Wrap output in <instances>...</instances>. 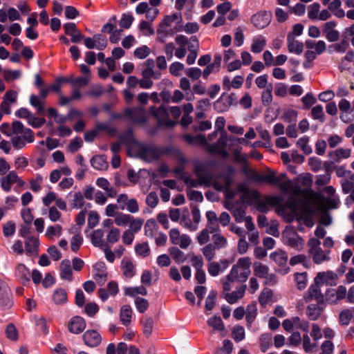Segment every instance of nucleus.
<instances>
[{
	"instance_id": "obj_1",
	"label": "nucleus",
	"mask_w": 354,
	"mask_h": 354,
	"mask_svg": "<svg viewBox=\"0 0 354 354\" xmlns=\"http://www.w3.org/2000/svg\"><path fill=\"white\" fill-rule=\"evenodd\" d=\"M259 180L274 185L279 187L281 192L284 194L291 193L294 196H300L304 194V190L299 186H295L291 180L288 179L285 173L277 174V172L272 170H268L267 172L261 174Z\"/></svg>"
},
{
	"instance_id": "obj_2",
	"label": "nucleus",
	"mask_w": 354,
	"mask_h": 354,
	"mask_svg": "<svg viewBox=\"0 0 354 354\" xmlns=\"http://www.w3.org/2000/svg\"><path fill=\"white\" fill-rule=\"evenodd\" d=\"M251 260L249 257H243L238 259L223 281V291H230L232 288L231 283L235 281L245 282L250 274Z\"/></svg>"
},
{
	"instance_id": "obj_3",
	"label": "nucleus",
	"mask_w": 354,
	"mask_h": 354,
	"mask_svg": "<svg viewBox=\"0 0 354 354\" xmlns=\"http://www.w3.org/2000/svg\"><path fill=\"white\" fill-rule=\"evenodd\" d=\"M308 254L312 257L314 263L319 265L325 261H330V250H322L320 247L321 241L315 238L308 241Z\"/></svg>"
},
{
	"instance_id": "obj_4",
	"label": "nucleus",
	"mask_w": 354,
	"mask_h": 354,
	"mask_svg": "<svg viewBox=\"0 0 354 354\" xmlns=\"http://www.w3.org/2000/svg\"><path fill=\"white\" fill-rule=\"evenodd\" d=\"M283 243L295 249L301 251L304 248V240L292 228L286 229L282 234Z\"/></svg>"
},
{
	"instance_id": "obj_5",
	"label": "nucleus",
	"mask_w": 354,
	"mask_h": 354,
	"mask_svg": "<svg viewBox=\"0 0 354 354\" xmlns=\"http://www.w3.org/2000/svg\"><path fill=\"white\" fill-rule=\"evenodd\" d=\"M162 154V150L153 145H142L138 150L139 157L149 162L158 160Z\"/></svg>"
},
{
	"instance_id": "obj_6",
	"label": "nucleus",
	"mask_w": 354,
	"mask_h": 354,
	"mask_svg": "<svg viewBox=\"0 0 354 354\" xmlns=\"http://www.w3.org/2000/svg\"><path fill=\"white\" fill-rule=\"evenodd\" d=\"M50 92L48 86L41 87L39 88V95L32 94L30 96V103L37 109L39 115H44L45 113V99Z\"/></svg>"
},
{
	"instance_id": "obj_7",
	"label": "nucleus",
	"mask_w": 354,
	"mask_h": 354,
	"mask_svg": "<svg viewBox=\"0 0 354 354\" xmlns=\"http://www.w3.org/2000/svg\"><path fill=\"white\" fill-rule=\"evenodd\" d=\"M169 236L171 243L179 245L182 249L187 248L192 243L190 237L185 234H181L177 228L170 230Z\"/></svg>"
},
{
	"instance_id": "obj_8",
	"label": "nucleus",
	"mask_w": 354,
	"mask_h": 354,
	"mask_svg": "<svg viewBox=\"0 0 354 354\" xmlns=\"http://www.w3.org/2000/svg\"><path fill=\"white\" fill-rule=\"evenodd\" d=\"M1 187L6 192H10L12 187V185L17 183L19 187H23L25 185V182L17 175L15 171H10L4 177L1 178Z\"/></svg>"
},
{
	"instance_id": "obj_9",
	"label": "nucleus",
	"mask_w": 354,
	"mask_h": 354,
	"mask_svg": "<svg viewBox=\"0 0 354 354\" xmlns=\"http://www.w3.org/2000/svg\"><path fill=\"white\" fill-rule=\"evenodd\" d=\"M227 140H229V138H227L226 133L223 132L217 142L214 145L209 146V151L212 153L218 154L223 158H227L228 156V152L226 150Z\"/></svg>"
},
{
	"instance_id": "obj_10",
	"label": "nucleus",
	"mask_w": 354,
	"mask_h": 354,
	"mask_svg": "<svg viewBox=\"0 0 354 354\" xmlns=\"http://www.w3.org/2000/svg\"><path fill=\"white\" fill-rule=\"evenodd\" d=\"M337 22L329 21L322 25V32L326 40L329 42H335L340 37L339 32L336 29Z\"/></svg>"
},
{
	"instance_id": "obj_11",
	"label": "nucleus",
	"mask_w": 354,
	"mask_h": 354,
	"mask_svg": "<svg viewBox=\"0 0 354 354\" xmlns=\"http://www.w3.org/2000/svg\"><path fill=\"white\" fill-rule=\"evenodd\" d=\"M151 113L157 118L160 125L172 127L176 124V122L169 119V113L163 106L159 108L152 107Z\"/></svg>"
},
{
	"instance_id": "obj_12",
	"label": "nucleus",
	"mask_w": 354,
	"mask_h": 354,
	"mask_svg": "<svg viewBox=\"0 0 354 354\" xmlns=\"http://www.w3.org/2000/svg\"><path fill=\"white\" fill-rule=\"evenodd\" d=\"M346 288L344 286H339L336 289H330L326 292V300L330 304H337L346 296Z\"/></svg>"
},
{
	"instance_id": "obj_13",
	"label": "nucleus",
	"mask_w": 354,
	"mask_h": 354,
	"mask_svg": "<svg viewBox=\"0 0 354 354\" xmlns=\"http://www.w3.org/2000/svg\"><path fill=\"white\" fill-rule=\"evenodd\" d=\"M12 306V292L6 282L0 279V306L10 308Z\"/></svg>"
},
{
	"instance_id": "obj_14",
	"label": "nucleus",
	"mask_w": 354,
	"mask_h": 354,
	"mask_svg": "<svg viewBox=\"0 0 354 354\" xmlns=\"http://www.w3.org/2000/svg\"><path fill=\"white\" fill-rule=\"evenodd\" d=\"M12 132L15 135H21L20 136L28 143L34 142V133L30 129L25 128L23 124L19 121L12 122Z\"/></svg>"
},
{
	"instance_id": "obj_15",
	"label": "nucleus",
	"mask_w": 354,
	"mask_h": 354,
	"mask_svg": "<svg viewBox=\"0 0 354 354\" xmlns=\"http://www.w3.org/2000/svg\"><path fill=\"white\" fill-rule=\"evenodd\" d=\"M338 276L336 273L331 270L326 272H319L314 279V282L316 283H320L321 285L326 284L328 286H335Z\"/></svg>"
},
{
	"instance_id": "obj_16",
	"label": "nucleus",
	"mask_w": 354,
	"mask_h": 354,
	"mask_svg": "<svg viewBox=\"0 0 354 354\" xmlns=\"http://www.w3.org/2000/svg\"><path fill=\"white\" fill-rule=\"evenodd\" d=\"M271 21V14L266 11H260L251 17V22L258 29L267 27Z\"/></svg>"
},
{
	"instance_id": "obj_17",
	"label": "nucleus",
	"mask_w": 354,
	"mask_h": 354,
	"mask_svg": "<svg viewBox=\"0 0 354 354\" xmlns=\"http://www.w3.org/2000/svg\"><path fill=\"white\" fill-rule=\"evenodd\" d=\"M232 183V178L225 174H220L215 178H212L211 185L219 192L227 191Z\"/></svg>"
},
{
	"instance_id": "obj_18",
	"label": "nucleus",
	"mask_w": 354,
	"mask_h": 354,
	"mask_svg": "<svg viewBox=\"0 0 354 354\" xmlns=\"http://www.w3.org/2000/svg\"><path fill=\"white\" fill-rule=\"evenodd\" d=\"M82 337L84 344L88 347H96L102 342V336L95 330H87Z\"/></svg>"
},
{
	"instance_id": "obj_19",
	"label": "nucleus",
	"mask_w": 354,
	"mask_h": 354,
	"mask_svg": "<svg viewBox=\"0 0 354 354\" xmlns=\"http://www.w3.org/2000/svg\"><path fill=\"white\" fill-rule=\"evenodd\" d=\"M65 34L71 37L73 43H80L84 39V35L74 23H66L63 26Z\"/></svg>"
},
{
	"instance_id": "obj_20",
	"label": "nucleus",
	"mask_w": 354,
	"mask_h": 354,
	"mask_svg": "<svg viewBox=\"0 0 354 354\" xmlns=\"http://www.w3.org/2000/svg\"><path fill=\"white\" fill-rule=\"evenodd\" d=\"M321 286L322 285L320 283H316L314 282V283L309 287L308 292L304 297L306 302H309L311 300L315 299L318 303H323L324 297L320 290Z\"/></svg>"
},
{
	"instance_id": "obj_21",
	"label": "nucleus",
	"mask_w": 354,
	"mask_h": 354,
	"mask_svg": "<svg viewBox=\"0 0 354 354\" xmlns=\"http://www.w3.org/2000/svg\"><path fill=\"white\" fill-rule=\"evenodd\" d=\"M207 271L212 276H218L221 272L224 271L229 266V261L227 259H222L220 261H208Z\"/></svg>"
},
{
	"instance_id": "obj_22",
	"label": "nucleus",
	"mask_w": 354,
	"mask_h": 354,
	"mask_svg": "<svg viewBox=\"0 0 354 354\" xmlns=\"http://www.w3.org/2000/svg\"><path fill=\"white\" fill-rule=\"evenodd\" d=\"M205 164H198L195 166L194 172L199 180L202 183H205V186H210L212 183V176L208 173Z\"/></svg>"
},
{
	"instance_id": "obj_23",
	"label": "nucleus",
	"mask_w": 354,
	"mask_h": 354,
	"mask_svg": "<svg viewBox=\"0 0 354 354\" xmlns=\"http://www.w3.org/2000/svg\"><path fill=\"white\" fill-rule=\"evenodd\" d=\"M120 268L122 272V274L125 278L131 279L136 273V265L128 257L123 258L121 261Z\"/></svg>"
},
{
	"instance_id": "obj_24",
	"label": "nucleus",
	"mask_w": 354,
	"mask_h": 354,
	"mask_svg": "<svg viewBox=\"0 0 354 354\" xmlns=\"http://www.w3.org/2000/svg\"><path fill=\"white\" fill-rule=\"evenodd\" d=\"M68 328L71 333L79 334L82 333L86 328L85 320L79 316L71 318L68 324Z\"/></svg>"
},
{
	"instance_id": "obj_25",
	"label": "nucleus",
	"mask_w": 354,
	"mask_h": 354,
	"mask_svg": "<svg viewBox=\"0 0 354 354\" xmlns=\"http://www.w3.org/2000/svg\"><path fill=\"white\" fill-rule=\"evenodd\" d=\"M176 44L178 46L175 50V55L178 59L183 58L187 53V45L188 44V38L183 35H178L175 38Z\"/></svg>"
},
{
	"instance_id": "obj_26",
	"label": "nucleus",
	"mask_w": 354,
	"mask_h": 354,
	"mask_svg": "<svg viewBox=\"0 0 354 354\" xmlns=\"http://www.w3.org/2000/svg\"><path fill=\"white\" fill-rule=\"evenodd\" d=\"M39 241L35 236L27 237L25 241L26 252L28 255L37 256L39 250Z\"/></svg>"
},
{
	"instance_id": "obj_27",
	"label": "nucleus",
	"mask_w": 354,
	"mask_h": 354,
	"mask_svg": "<svg viewBox=\"0 0 354 354\" xmlns=\"http://www.w3.org/2000/svg\"><path fill=\"white\" fill-rule=\"evenodd\" d=\"M322 303L310 304H309L306 310V315L309 319L312 321L317 320L324 311Z\"/></svg>"
},
{
	"instance_id": "obj_28",
	"label": "nucleus",
	"mask_w": 354,
	"mask_h": 354,
	"mask_svg": "<svg viewBox=\"0 0 354 354\" xmlns=\"http://www.w3.org/2000/svg\"><path fill=\"white\" fill-rule=\"evenodd\" d=\"M154 61L152 59H147L143 64V69L142 71V76L152 77L154 80L160 79L161 73L158 71H155Z\"/></svg>"
},
{
	"instance_id": "obj_29",
	"label": "nucleus",
	"mask_w": 354,
	"mask_h": 354,
	"mask_svg": "<svg viewBox=\"0 0 354 354\" xmlns=\"http://www.w3.org/2000/svg\"><path fill=\"white\" fill-rule=\"evenodd\" d=\"M93 278L100 285H103L107 280L108 272L102 263H96L94 267Z\"/></svg>"
},
{
	"instance_id": "obj_30",
	"label": "nucleus",
	"mask_w": 354,
	"mask_h": 354,
	"mask_svg": "<svg viewBox=\"0 0 354 354\" xmlns=\"http://www.w3.org/2000/svg\"><path fill=\"white\" fill-rule=\"evenodd\" d=\"M244 78L243 76L236 75L231 81L230 77L225 76L223 79V88L225 90L230 91L232 88L238 89L243 84Z\"/></svg>"
},
{
	"instance_id": "obj_31",
	"label": "nucleus",
	"mask_w": 354,
	"mask_h": 354,
	"mask_svg": "<svg viewBox=\"0 0 354 354\" xmlns=\"http://www.w3.org/2000/svg\"><path fill=\"white\" fill-rule=\"evenodd\" d=\"M124 115L133 122L143 123L146 120L145 113L141 109H127Z\"/></svg>"
},
{
	"instance_id": "obj_32",
	"label": "nucleus",
	"mask_w": 354,
	"mask_h": 354,
	"mask_svg": "<svg viewBox=\"0 0 354 354\" xmlns=\"http://www.w3.org/2000/svg\"><path fill=\"white\" fill-rule=\"evenodd\" d=\"M287 46L290 53L300 55L304 50L303 43L295 39V37L292 34L288 35Z\"/></svg>"
},
{
	"instance_id": "obj_33",
	"label": "nucleus",
	"mask_w": 354,
	"mask_h": 354,
	"mask_svg": "<svg viewBox=\"0 0 354 354\" xmlns=\"http://www.w3.org/2000/svg\"><path fill=\"white\" fill-rule=\"evenodd\" d=\"M239 191L242 192L241 197V201L244 203L252 204L254 203L259 198L260 194L258 192L254 190H249L247 188H239Z\"/></svg>"
},
{
	"instance_id": "obj_34",
	"label": "nucleus",
	"mask_w": 354,
	"mask_h": 354,
	"mask_svg": "<svg viewBox=\"0 0 354 354\" xmlns=\"http://www.w3.org/2000/svg\"><path fill=\"white\" fill-rule=\"evenodd\" d=\"M245 289L246 286L243 285L237 288L236 290L232 292H228V291H224L225 300L230 304H234L239 299H241L243 297Z\"/></svg>"
},
{
	"instance_id": "obj_35",
	"label": "nucleus",
	"mask_w": 354,
	"mask_h": 354,
	"mask_svg": "<svg viewBox=\"0 0 354 354\" xmlns=\"http://www.w3.org/2000/svg\"><path fill=\"white\" fill-rule=\"evenodd\" d=\"M60 277L68 281L73 279V271L71 261L68 259H64L60 263Z\"/></svg>"
},
{
	"instance_id": "obj_36",
	"label": "nucleus",
	"mask_w": 354,
	"mask_h": 354,
	"mask_svg": "<svg viewBox=\"0 0 354 354\" xmlns=\"http://www.w3.org/2000/svg\"><path fill=\"white\" fill-rule=\"evenodd\" d=\"M266 37L261 35L254 37L250 48L251 51L256 54L260 53L266 47Z\"/></svg>"
},
{
	"instance_id": "obj_37",
	"label": "nucleus",
	"mask_w": 354,
	"mask_h": 354,
	"mask_svg": "<svg viewBox=\"0 0 354 354\" xmlns=\"http://www.w3.org/2000/svg\"><path fill=\"white\" fill-rule=\"evenodd\" d=\"M351 149L339 148L335 151H330L328 153V156L335 162H339L343 158L346 159L349 158L351 156Z\"/></svg>"
},
{
	"instance_id": "obj_38",
	"label": "nucleus",
	"mask_w": 354,
	"mask_h": 354,
	"mask_svg": "<svg viewBox=\"0 0 354 354\" xmlns=\"http://www.w3.org/2000/svg\"><path fill=\"white\" fill-rule=\"evenodd\" d=\"M133 311L129 305H124L121 307L120 319L123 325L127 326L131 322Z\"/></svg>"
},
{
	"instance_id": "obj_39",
	"label": "nucleus",
	"mask_w": 354,
	"mask_h": 354,
	"mask_svg": "<svg viewBox=\"0 0 354 354\" xmlns=\"http://www.w3.org/2000/svg\"><path fill=\"white\" fill-rule=\"evenodd\" d=\"M257 315V307L255 303H251L247 306L245 310V319L248 328H250Z\"/></svg>"
},
{
	"instance_id": "obj_40",
	"label": "nucleus",
	"mask_w": 354,
	"mask_h": 354,
	"mask_svg": "<svg viewBox=\"0 0 354 354\" xmlns=\"http://www.w3.org/2000/svg\"><path fill=\"white\" fill-rule=\"evenodd\" d=\"M342 0H333L328 4V10L337 18H343L345 16V12L341 8Z\"/></svg>"
},
{
	"instance_id": "obj_41",
	"label": "nucleus",
	"mask_w": 354,
	"mask_h": 354,
	"mask_svg": "<svg viewBox=\"0 0 354 354\" xmlns=\"http://www.w3.org/2000/svg\"><path fill=\"white\" fill-rule=\"evenodd\" d=\"M211 244L217 250H220L227 248L228 241L221 233H216L212 235V243H211Z\"/></svg>"
},
{
	"instance_id": "obj_42",
	"label": "nucleus",
	"mask_w": 354,
	"mask_h": 354,
	"mask_svg": "<svg viewBox=\"0 0 354 354\" xmlns=\"http://www.w3.org/2000/svg\"><path fill=\"white\" fill-rule=\"evenodd\" d=\"M67 299V292L65 289L62 288H58L54 290L53 294V301L55 304H64L66 303Z\"/></svg>"
},
{
	"instance_id": "obj_43",
	"label": "nucleus",
	"mask_w": 354,
	"mask_h": 354,
	"mask_svg": "<svg viewBox=\"0 0 354 354\" xmlns=\"http://www.w3.org/2000/svg\"><path fill=\"white\" fill-rule=\"evenodd\" d=\"M15 274L19 277L23 284L28 283L30 280V272L24 264L19 263L15 270Z\"/></svg>"
},
{
	"instance_id": "obj_44",
	"label": "nucleus",
	"mask_w": 354,
	"mask_h": 354,
	"mask_svg": "<svg viewBox=\"0 0 354 354\" xmlns=\"http://www.w3.org/2000/svg\"><path fill=\"white\" fill-rule=\"evenodd\" d=\"M104 232L102 230H95L91 235V242L95 247L103 248L106 245L104 240Z\"/></svg>"
},
{
	"instance_id": "obj_45",
	"label": "nucleus",
	"mask_w": 354,
	"mask_h": 354,
	"mask_svg": "<svg viewBox=\"0 0 354 354\" xmlns=\"http://www.w3.org/2000/svg\"><path fill=\"white\" fill-rule=\"evenodd\" d=\"M269 270L268 266L261 262L256 261L253 263L254 274L258 278L263 279L269 272Z\"/></svg>"
},
{
	"instance_id": "obj_46",
	"label": "nucleus",
	"mask_w": 354,
	"mask_h": 354,
	"mask_svg": "<svg viewBox=\"0 0 354 354\" xmlns=\"http://www.w3.org/2000/svg\"><path fill=\"white\" fill-rule=\"evenodd\" d=\"M232 101V95H228L225 97L223 96L214 102V106L217 110L223 111L231 105Z\"/></svg>"
},
{
	"instance_id": "obj_47",
	"label": "nucleus",
	"mask_w": 354,
	"mask_h": 354,
	"mask_svg": "<svg viewBox=\"0 0 354 354\" xmlns=\"http://www.w3.org/2000/svg\"><path fill=\"white\" fill-rule=\"evenodd\" d=\"M354 317V308L343 310L339 317L340 324L347 326Z\"/></svg>"
},
{
	"instance_id": "obj_48",
	"label": "nucleus",
	"mask_w": 354,
	"mask_h": 354,
	"mask_svg": "<svg viewBox=\"0 0 354 354\" xmlns=\"http://www.w3.org/2000/svg\"><path fill=\"white\" fill-rule=\"evenodd\" d=\"M169 253L177 263H183L186 261V256L184 252L176 247L169 248Z\"/></svg>"
},
{
	"instance_id": "obj_49",
	"label": "nucleus",
	"mask_w": 354,
	"mask_h": 354,
	"mask_svg": "<svg viewBox=\"0 0 354 354\" xmlns=\"http://www.w3.org/2000/svg\"><path fill=\"white\" fill-rule=\"evenodd\" d=\"M241 149L242 148L241 147L232 148L231 145L230 146V150L232 151L234 160L240 164H245L248 160V156L246 154H242L241 153Z\"/></svg>"
},
{
	"instance_id": "obj_50",
	"label": "nucleus",
	"mask_w": 354,
	"mask_h": 354,
	"mask_svg": "<svg viewBox=\"0 0 354 354\" xmlns=\"http://www.w3.org/2000/svg\"><path fill=\"white\" fill-rule=\"evenodd\" d=\"M92 167L97 170H103L108 167V163L102 156H95L91 160Z\"/></svg>"
},
{
	"instance_id": "obj_51",
	"label": "nucleus",
	"mask_w": 354,
	"mask_h": 354,
	"mask_svg": "<svg viewBox=\"0 0 354 354\" xmlns=\"http://www.w3.org/2000/svg\"><path fill=\"white\" fill-rule=\"evenodd\" d=\"M142 324L143 333L146 337L151 335L153 331V320L151 317H143L140 319Z\"/></svg>"
},
{
	"instance_id": "obj_52",
	"label": "nucleus",
	"mask_w": 354,
	"mask_h": 354,
	"mask_svg": "<svg viewBox=\"0 0 354 354\" xmlns=\"http://www.w3.org/2000/svg\"><path fill=\"white\" fill-rule=\"evenodd\" d=\"M216 250L211 243H209L201 249V252L207 261H211L214 259Z\"/></svg>"
},
{
	"instance_id": "obj_53",
	"label": "nucleus",
	"mask_w": 354,
	"mask_h": 354,
	"mask_svg": "<svg viewBox=\"0 0 354 354\" xmlns=\"http://www.w3.org/2000/svg\"><path fill=\"white\" fill-rule=\"evenodd\" d=\"M270 258L279 266H284L288 260L286 253L283 251H277L270 254Z\"/></svg>"
},
{
	"instance_id": "obj_54",
	"label": "nucleus",
	"mask_w": 354,
	"mask_h": 354,
	"mask_svg": "<svg viewBox=\"0 0 354 354\" xmlns=\"http://www.w3.org/2000/svg\"><path fill=\"white\" fill-rule=\"evenodd\" d=\"M228 209L231 211L233 216L235 218V221L238 223L243 222L245 220V218L247 217L245 216V214H246L245 210L242 207L232 206L231 208H228Z\"/></svg>"
},
{
	"instance_id": "obj_55",
	"label": "nucleus",
	"mask_w": 354,
	"mask_h": 354,
	"mask_svg": "<svg viewBox=\"0 0 354 354\" xmlns=\"http://www.w3.org/2000/svg\"><path fill=\"white\" fill-rule=\"evenodd\" d=\"M289 263L291 266L301 263L304 267L307 268H308L310 266L309 260L308 259L307 257L304 254H297L291 257Z\"/></svg>"
},
{
	"instance_id": "obj_56",
	"label": "nucleus",
	"mask_w": 354,
	"mask_h": 354,
	"mask_svg": "<svg viewBox=\"0 0 354 354\" xmlns=\"http://www.w3.org/2000/svg\"><path fill=\"white\" fill-rule=\"evenodd\" d=\"M124 292L126 295H129L132 297H136L137 295H142L144 296L147 295V290L144 286L127 288Z\"/></svg>"
},
{
	"instance_id": "obj_57",
	"label": "nucleus",
	"mask_w": 354,
	"mask_h": 354,
	"mask_svg": "<svg viewBox=\"0 0 354 354\" xmlns=\"http://www.w3.org/2000/svg\"><path fill=\"white\" fill-rule=\"evenodd\" d=\"M272 296L273 292L270 289H263L259 297V301L261 306L265 307L272 300Z\"/></svg>"
},
{
	"instance_id": "obj_58",
	"label": "nucleus",
	"mask_w": 354,
	"mask_h": 354,
	"mask_svg": "<svg viewBox=\"0 0 354 354\" xmlns=\"http://www.w3.org/2000/svg\"><path fill=\"white\" fill-rule=\"evenodd\" d=\"M309 138L308 136H303L300 138L297 142V146L300 148L303 152L308 155L312 153V148L308 144Z\"/></svg>"
},
{
	"instance_id": "obj_59",
	"label": "nucleus",
	"mask_w": 354,
	"mask_h": 354,
	"mask_svg": "<svg viewBox=\"0 0 354 354\" xmlns=\"http://www.w3.org/2000/svg\"><path fill=\"white\" fill-rule=\"evenodd\" d=\"M62 233V227L60 225L48 226L46 231V236L53 239L55 236L59 237Z\"/></svg>"
},
{
	"instance_id": "obj_60",
	"label": "nucleus",
	"mask_w": 354,
	"mask_h": 354,
	"mask_svg": "<svg viewBox=\"0 0 354 354\" xmlns=\"http://www.w3.org/2000/svg\"><path fill=\"white\" fill-rule=\"evenodd\" d=\"M272 85L269 84L261 93V101L264 106H268L272 102Z\"/></svg>"
},
{
	"instance_id": "obj_61",
	"label": "nucleus",
	"mask_w": 354,
	"mask_h": 354,
	"mask_svg": "<svg viewBox=\"0 0 354 354\" xmlns=\"http://www.w3.org/2000/svg\"><path fill=\"white\" fill-rule=\"evenodd\" d=\"M320 12L319 3H313L308 7V17L311 20H317Z\"/></svg>"
},
{
	"instance_id": "obj_62",
	"label": "nucleus",
	"mask_w": 354,
	"mask_h": 354,
	"mask_svg": "<svg viewBox=\"0 0 354 354\" xmlns=\"http://www.w3.org/2000/svg\"><path fill=\"white\" fill-rule=\"evenodd\" d=\"M131 216L130 214H126L121 212H119L116 214V216L114 220V223L118 226H126L128 225L131 219Z\"/></svg>"
},
{
	"instance_id": "obj_63",
	"label": "nucleus",
	"mask_w": 354,
	"mask_h": 354,
	"mask_svg": "<svg viewBox=\"0 0 354 354\" xmlns=\"http://www.w3.org/2000/svg\"><path fill=\"white\" fill-rule=\"evenodd\" d=\"M292 322L295 324V328L300 329L305 333H308L309 330V322L301 319L299 317H292Z\"/></svg>"
},
{
	"instance_id": "obj_64",
	"label": "nucleus",
	"mask_w": 354,
	"mask_h": 354,
	"mask_svg": "<svg viewBox=\"0 0 354 354\" xmlns=\"http://www.w3.org/2000/svg\"><path fill=\"white\" fill-rule=\"evenodd\" d=\"M207 324L214 330L222 331L224 330V324L220 317H213L207 320Z\"/></svg>"
}]
</instances>
